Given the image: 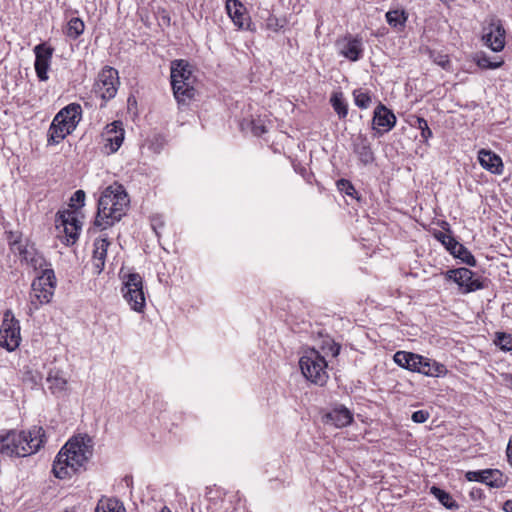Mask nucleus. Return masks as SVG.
<instances>
[{"label": "nucleus", "instance_id": "nucleus-19", "mask_svg": "<svg viewBox=\"0 0 512 512\" xmlns=\"http://www.w3.org/2000/svg\"><path fill=\"white\" fill-rule=\"evenodd\" d=\"M339 52L350 61H357L363 52L362 41L357 38L345 37L337 42Z\"/></svg>", "mask_w": 512, "mask_h": 512}, {"label": "nucleus", "instance_id": "nucleus-17", "mask_svg": "<svg viewBox=\"0 0 512 512\" xmlns=\"http://www.w3.org/2000/svg\"><path fill=\"white\" fill-rule=\"evenodd\" d=\"M396 123L395 115L384 105L379 104L373 116V129L384 133L390 131Z\"/></svg>", "mask_w": 512, "mask_h": 512}, {"label": "nucleus", "instance_id": "nucleus-41", "mask_svg": "<svg viewBox=\"0 0 512 512\" xmlns=\"http://www.w3.org/2000/svg\"><path fill=\"white\" fill-rule=\"evenodd\" d=\"M251 131L255 136H260L267 132L264 121L260 118L251 121Z\"/></svg>", "mask_w": 512, "mask_h": 512}, {"label": "nucleus", "instance_id": "nucleus-4", "mask_svg": "<svg viewBox=\"0 0 512 512\" xmlns=\"http://www.w3.org/2000/svg\"><path fill=\"white\" fill-rule=\"evenodd\" d=\"M195 76L191 65L183 60L171 62V85L175 99L179 104H186L195 95Z\"/></svg>", "mask_w": 512, "mask_h": 512}, {"label": "nucleus", "instance_id": "nucleus-30", "mask_svg": "<svg viewBox=\"0 0 512 512\" xmlns=\"http://www.w3.org/2000/svg\"><path fill=\"white\" fill-rule=\"evenodd\" d=\"M450 253L454 257L461 259L465 264H467L469 266L476 265V260H475L474 256L471 254V252L466 247H464L459 242L454 243V247L450 251Z\"/></svg>", "mask_w": 512, "mask_h": 512}, {"label": "nucleus", "instance_id": "nucleus-1", "mask_svg": "<svg viewBox=\"0 0 512 512\" xmlns=\"http://www.w3.org/2000/svg\"><path fill=\"white\" fill-rule=\"evenodd\" d=\"M93 441L87 434L71 438L59 451L53 463V472L59 479H65L75 473L92 456Z\"/></svg>", "mask_w": 512, "mask_h": 512}, {"label": "nucleus", "instance_id": "nucleus-16", "mask_svg": "<svg viewBox=\"0 0 512 512\" xmlns=\"http://www.w3.org/2000/svg\"><path fill=\"white\" fill-rule=\"evenodd\" d=\"M466 478L469 481L485 483L491 487H502L505 484L503 474L497 469H486L479 471H468Z\"/></svg>", "mask_w": 512, "mask_h": 512}, {"label": "nucleus", "instance_id": "nucleus-21", "mask_svg": "<svg viewBox=\"0 0 512 512\" xmlns=\"http://www.w3.org/2000/svg\"><path fill=\"white\" fill-rule=\"evenodd\" d=\"M478 160L480 165L493 174L500 175L503 172V162L496 153L481 149L478 152Z\"/></svg>", "mask_w": 512, "mask_h": 512}, {"label": "nucleus", "instance_id": "nucleus-31", "mask_svg": "<svg viewBox=\"0 0 512 512\" xmlns=\"http://www.w3.org/2000/svg\"><path fill=\"white\" fill-rule=\"evenodd\" d=\"M431 493L446 508L453 509V508H457L458 507L457 503L453 500L451 495L449 493H447L446 491H444V490H442V489H440V488H438L436 486H433L431 488Z\"/></svg>", "mask_w": 512, "mask_h": 512}, {"label": "nucleus", "instance_id": "nucleus-29", "mask_svg": "<svg viewBox=\"0 0 512 512\" xmlns=\"http://www.w3.org/2000/svg\"><path fill=\"white\" fill-rule=\"evenodd\" d=\"M407 19L408 14L404 10H391L386 13V21L393 28H404Z\"/></svg>", "mask_w": 512, "mask_h": 512}, {"label": "nucleus", "instance_id": "nucleus-22", "mask_svg": "<svg viewBox=\"0 0 512 512\" xmlns=\"http://www.w3.org/2000/svg\"><path fill=\"white\" fill-rule=\"evenodd\" d=\"M353 151L364 165H368L374 161V153L371 149L370 141L362 134H359L354 139Z\"/></svg>", "mask_w": 512, "mask_h": 512}, {"label": "nucleus", "instance_id": "nucleus-6", "mask_svg": "<svg viewBox=\"0 0 512 512\" xmlns=\"http://www.w3.org/2000/svg\"><path fill=\"white\" fill-rule=\"evenodd\" d=\"M56 288V277L52 268H45L31 284L29 296V312L32 314L42 305L52 301Z\"/></svg>", "mask_w": 512, "mask_h": 512}, {"label": "nucleus", "instance_id": "nucleus-24", "mask_svg": "<svg viewBox=\"0 0 512 512\" xmlns=\"http://www.w3.org/2000/svg\"><path fill=\"white\" fill-rule=\"evenodd\" d=\"M395 363L402 368L413 372H419V365L423 361V356L406 351H398L393 357Z\"/></svg>", "mask_w": 512, "mask_h": 512}, {"label": "nucleus", "instance_id": "nucleus-34", "mask_svg": "<svg viewBox=\"0 0 512 512\" xmlns=\"http://www.w3.org/2000/svg\"><path fill=\"white\" fill-rule=\"evenodd\" d=\"M353 96H354L355 104L359 108L366 109L369 107V105L371 103V97H370L368 91H366L364 89H356L353 92Z\"/></svg>", "mask_w": 512, "mask_h": 512}, {"label": "nucleus", "instance_id": "nucleus-28", "mask_svg": "<svg viewBox=\"0 0 512 512\" xmlns=\"http://www.w3.org/2000/svg\"><path fill=\"white\" fill-rule=\"evenodd\" d=\"M478 67L482 69H496L503 65L504 61L500 57H495L493 60L485 53H477L474 58Z\"/></svg>", "mask_w": 512, "mask_h": 512}, {"label": "nucleus", "instance_id": "nucleus-2", "mask_svg": "<svg viewBox=\"0 0 512 512\" xmlns=\"http://www.w3.org/2000/svg\"><path fill=\"white\" fill-rule=\"evenodd\" d=\"M130 200L121 185L107 187L98 200V210L94 226L100 230L111 227L126 214Z\"/></svg>", "mask_w": 512, "mask_h": 512}, {"label": "nucleus", "instance_id": "nucleus-13", "mask_svg": "<svg viewBox=\"0 0 512 512\" xmlns=\"http://www.w3.org/2000/svg\"><path fill=\"white\" fill-rule=\"evenodd\" d=\"M9 243L11 250L14 253L19 254L21 259L30 265L34 270H42L43 272L45 268H49V264L47 263L46 259L42 254L37 252L33 246L23 245V243L17 238L10 239Z\"/></svg>", "mask_w": 512, "mask_h": 512}, {"label": "nucleus", "instance_id": "nucleus-11", "mask_svg": "<svg viewBox=\"0 0 512 512\" xmlns=\"http://www.w3.org/2000/svg\"><path fill=\"white\" fill-rule=\"evenodd\" d=\"M470 269L462 267L451 269L445 273V278L454 281L462 293H470L483 288L479 278Z\"/></svg>", "mask_w": 512, "mask_h": 512}, {"label": "nucleus", "instance_id": "nucleus-35", "mask_svg": "<svg viewBox=\"0 0 512 512\" xmlns=\"http://www.w3.org/2000/svg\"><path fill=\"white\" fill-rule=\"evenodd\" d=\"M286 25L284 18H278L276 15L268 12V16L265 19V27L273 32H278Z\"/></svg>", "mask_w": 512, "mask_h": 512}, {"label": "nucleus", "instance_id": "nucleus-7", "mask_svg": "<svg viewBox=\"0 0 512 512\" xmlns=\"http://www.w3.org/2000/svg\"><path fill=\"white\" fill-rule=\"evenodd\" d=\"M303 376L317 385H324L328 379L327 361L314 348L306 349L299 360Z\"/></svg>", "mask_w": 512, "mask_h": 512}, {"label": "nucleus", "instance_id": "nucleus-23", "mask_svg": "<svg viewBox=\"0 0 512 512\" xmlns=\"http://www.w3.org/2000/svg\"><path fill=\"white\" fill-rule=\"evenodd\" d=\"M110 242L106 237L97 238L94 241L93 267L97 274H100L105 266V258Z\"/></svg>", "mask_w": 512, "mask_h": 512}, {"label": "nucleus", "instance_id": "nucleus-8", "mask_svg": "<svg viewBox=\"0 0 512 512\" xmlns=\"http://www.w3.org/2000/svg\"><path fill=\"white\" fill-rule=\"evenodd\" d=\"M122 294L131 309L142 312L145 307V294L143 291V279L138 273H128L122 276Z\"/></svg>", "mask_w": 512, "mask_h": 512}, {"label": "nucleus", "instance_id": "nucleus-10", "mask_svg": "<svg viewBox=\"0 0 512 512\" xmlns=\"http://www.w3.org/2000/svg\"><path fill=\"white\" fill-rule=\"evenodd\" d=\"M21 342L20 324L11 311H6L0 328V345L14 351Z\"/></svg>", "mask_w": 512, "mask_h": 512}, {"label": "nucleus", "instance_id": "nucleus-20", "mask_svg": "<svg viewBox=\"0 0 512 512\" xmlns=\"http://www.w3.org/2000/svg\"><path fill=\"white\" fill-rule=\"evenodd\" d=\"M326 423H330L337 428L346 427L353 421L352 412L343 405L336 406L325 415Z\"/></svg>", "mask_w": 512, "mask_h": 512}, {"label": "nucleus", "instance_id": "nucleus-42", "mask_svg": "<svg viewBox=\"0 0 512 512\" xmlns=\"http://www.w3.org/2000/svg\"><path fill=\"white\" fill-rule=\"evenodd\" d=\"M428 418H429V413L424 410L415 411L411 416V419L415 423H424L425 421H427Z\"/></svg>", "mask_w": 512, "mask_h": 512}, {"label": "nucleus", "instance_id": "nucleus-32", "mask_svg": "<svg viewBox=\"0 0 512 512\" xmlns=\"http://www.w3.org/2000/svg\"><path fill=\"white\" fill-rule=\"evenodd\" d=\"M330 102L340 118H345L347 116L348 108L341 93H334Z\"/></svg>", "mask_w": 512, "mask_h": 512}, {"label": "nucleus", "instance_id": "nucleus-27", "mask_svg": "<svg viewBox=\"0 0 512 512\" xmlns=\"http://www.w3.org/2000/svg\"><path fill=\"white\" fill-rule=\"evenodd\" d=\"M85 24L79 17H72L63 29V33L71 40H76L83 34Z\"/></svg>", "mask_w": 512, "mask_h": 512}, {"label": "nucleus", "instance_id": "nucleus-5", "mask_svg": "<svg viewBox=\"0 0 512 512\" xmlns=\"http://www.w3.org/2000/svg\"><path fill=\"white\" fill-rule=\"evenodd\" d=\"M82 117V108L79 104L71 103L61 109L54 117L48 130V143L58 144L67 135L71 134Z\"/></svg>", "mask_w": 512, "mask_h": 512}, {"label": "nucleus", "instance_id": "nucleus-25", "mask_svg": "<svg viewBox=\"0 0 512 512\" xmlns=\"http://www.w3.org/2000/svg\"><path fill=\"white\" fill-rule=\"evenodd\" d=\"M448 370L446 366L435 360L423 357V361L419 365V372L429 377H442L447 374Z\"/></svg>", "mask_w": 512, "mask_h": 512}, {"label": "nucleus", "instance_id": "nucleus-37", "mask_svg": "<svg viewBox=\"0 0 512 512\" xmlns=\"http://www.w3.org/2000/svg\"><path fill=\"white\" fill-rule=\"evenodd\" d=\"M121 509L123 508L118 505L117 501L108 500L105 503L100 502L95 512H120Z\"/></svg>", "mask_w": 512, "mask_h": 512}, {"label": "nucleus", "instance_id": "nucleus-46", "mask_svg": "<svg viewBox=\"0 0 512 512\" xmlns=\"http://www.w3.org/2000/svg\"><path fill=\"white\" fill-rule=\"evenodd\" d=\"M507 458L509 463L512 465V440L509 441L507 446Z\"/></svg>", "mask_w": 512, "mask_h": 512}, {"label": "nucleus", "instance_id": "nucleus-44", "mask_svg": "<svg viewBox=\"0 0 512 512\" xmlns=\"http://www.w3.org/2000/svg\"><path fill=\"white\" fill-rule=\"evenodd\" d=\"M324 349H328V351L331 353L333 357L338 356L340 352V345L335 343L334 341L327 342L326 346L323 347Z\"/></svg>", "mask_w": 512, "mask_h": 512}, {"label": "nucleus", "instance_id": "nucleus-39", "mask_svg": "<svg viewBox=\"0 0 512 512\" xmlns=\"http://www.w3.org/2000/svg\"><path fill=\"white\" fill-rule=\"evenodd\" d=\"M85 201V192L83 190H77L70 199V207L73 208V211L81 208L84 205Z\"/></svg>", "mask_w": 512, "mask_h": 512}, {"label": "nucleus", "instance_id": "nucleus-18", "mask_svg": "<svg viewBox=\"0 0 512 512\" xmlns=\"http://www.w3.org/2000/svg\"><path fill=\"white\" fill-rule=\"evenodd\" d=\"M119 124V122H113L107 125L106 130L103 133V137L107 142L105 144L107 153L116 152L124 140V130L119 127Z\"/></svg>", "mask_w": 512, "mask_h": 512}, {"label": "nucleus", "instance_id": "nucleus-43", "mask_svg": "<svg viewBox=\"0 0 512 512\" xmlns=\"http://www.w3.org/2000/svg\"><path fill=\"white\" fill-rule=\"evenodd\" d=\"M41 377L38 373H33L31 370L25 371L23 375L24 381H30L32 384L36 385L40 381Z\"/></svg>", "mask_w": 512, "mask_h": 512}, {"label": "nucleus", "instance_id": "nucleus-9", "mask_svg": "<svg viewBox=\"0 0 512 512\" xmlns=\"http://www.w3.org/2000/svg\"><path fill=\"white\" fill-rule=\"evenodd\" d=\"M119 86L118 71L106 66L98 74L93 90L102 100L108 101L115 97Z\"/></svg>", "mask_w": 512, "mask_h": 512}, {"label": "nucleus", "instance_id": "nucleus-47", "mask_svg": "<svg viewBox=\"0 0 512 512\" xmlns=\"http://www.w3.org/2000/svg\"><path fill=\"white\" fill-rule=\"evenodd\" d=\"M503 510L505 512H512V499L506 500L503 504Z\"/></svg>", "mask_w": 512, "mask_h": 512}, {"label": "nucleus", "instance_id": "nucleus-40", "mask_svg": "<svg viewBox=\"0 0 512 512\" xmlns=\"http://www.w3.org/2000/svg\"><path fill=\"white\" fill-rule=\"evenodd\" d=\"M415 126H416L419 130H421V136H422V138H424L425 140H427L428 138L432 137V131H431V129L429 128L428 123H427V121H426L424 118L417 117V118H416Z\"/></svg>", "mask_w": 512, "mask_h": 512}, {"label": "nucleus", "instance_id": "nucleus-3", "mask_svg": "<svg viewBox=\"0 0 512 512\" xmlns=\"http://www.w3.org/2000/svg\"><path fill=\"white\" fill-rule=\"evenodd\" d=\"M43 429L32 431H8L0 434V453L4 456L25 457L37 452L43 444Z\"/></svg>", "mask_w": 512, "mask_h": 512}, {"label": "nucleus", "instance_id": "nucleus-45", "mask_svg": "<svg viewBox=\"0 0 512 512\" xmlns=\"http://www.w3.org/2000/svg\"><path fill=\"white\" fill-rule=\"evenodd\" d=\"M338 186L340 187V189L345 190L346 194L348 195H351L352 191H354V187L352 186V184L345 179L339 180Z\"/></svg>", "mask_w": 512, "mask_h": 512}, {"label": "nucleus", "instance_id": "nucleus-14", "mask_svg": "<svg viewBox=\"0 0 512 512\" xmlns=\"http://www.w3.org/2000/svg\"><path fill=\"white\" fill-rule=\"evenodd\" d=\"M482 40L494 52H500L505 46V30L500 23H491L484 28Z\"/></svg>", "mask_w": 512, "mask_h": 512}, {"label": "nucleus", "instance_id": "nucleus-12", "mask_svg": "<svg viewBox=\"0 0 512 512\" xmlns=\"http://www.w3.org/2000/svg\"><path fill=\"white\" fill-rule=\"evenodd\" d=\"M56 228H63L67 245L74 244L81 230V222L78 220L76 211H59L56 215Z\"/></svg>", "mask_w": 512, "mask_h": 512}, {"label": "nucleus", "instance_id": "nucleus-15", "mask_svg": "<svg viewBox=\"0 0 512 512\" xmlns=\"http://www.w3.org/2000/svg\"><path fill=\"white\" fill-rule=\"evenodd\" d=\"M53 51L54 49L52 47H48L44 43L34 47L35 71L41 81H46L48 79L47 72L50 67Z\"/></svg>", "mask_w": 512, "mask_h": 512}, {"label": "nucleus", "instance_id": "nucleus-36", "mask_svg": "<svg viewBox=\"0 0 512 512\" xmlns=\"http://www.w3.org/2000/svg\"><path fill=\"white\" fill-rule=\"evenodd\" d=\"M495 344L503 351H511L512 335L506 333H497Z\"/></svg>", "mask_w": 512, "mask_h": 512}, {"label": "nucleus", "instance_id": "nucleus-26", "mask_svg": "<svg viewBox=\"0 0 512 512\" xmlns=\"http://www.w3.org/2000/svg\"><path fill=\"white\" fill-rule=\"evenodd\" d=\"M226 9L235 25H237L240 28H243L245 25V14L243 12V5L237 0H227Z\"/></svg>", "mask_w": 512, "mask_h": 512}, {"label": "nucleus", "instance_id": "nucleus-38", "mask_svg": "<svg viewBox=\"0 0 512 512\" xmlns=\"http://www.w3.org/2000/svg\"><path fill=\"white\" fill-rule=\"evenodd\" d=\"M435 238L440 241L449 252L453 249L454 243H457L453 236L444 232L436 233Z\"/></svg>", "mask_w": 512, "mask_h": 512}, {"label": "nucleus", "instance_id": "nucleus-33", "mask_svg": "<svg viewBox=\"0 0 512 512\" xmlns=\"http://www.w3.org/2000/svg\"><path fill=\"white\" fill-rule=\"evenodd\" d=\"M47 382L50 384L49 388L53 390V392L64 390L67 384L66 379L59 375L58 372L55 374L49 373Z\"/></svg>", "mask_w": 512, "mask_h": 512}]
</instances>
